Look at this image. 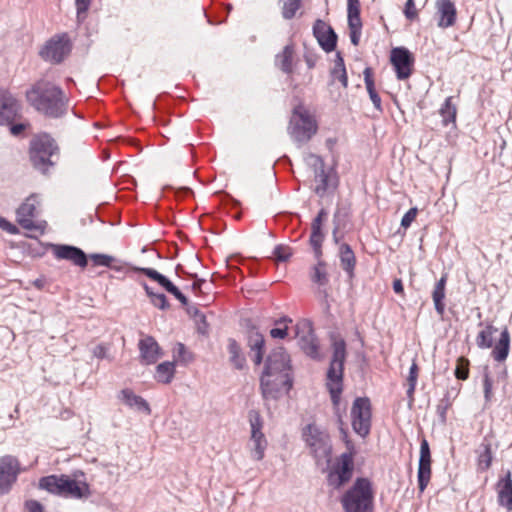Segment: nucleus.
Listing matches in <instances>:
<instances>
[{"label":"nucleus","mask_w":512,"mask_h":512,"mask_svg":"<svg viewBox=\"0 0 512 512\" xmlns=\"http://www.w3.org/2000/svg\"><path fill=\"white\" fill-rule=\"evenodd\" d=\"M0 228L12 235H15L19 232L18 228L14 224L3 217H0Z\"/></svg>","instance_id":"bf43d9fd"},{"label":"nucleus","mask_w":512,"mask_h":512,"mask_svg":"<svg viewBox=\"0 0 512 512\" xmlns=\"http://www.w3.org/2000/svg\"><path fill=\"white\" fill-rule=\"evenodd\" d=\"M287 130L292 140L300 147L316 134L317 123L305 107L299 105L293 110Z\"/></svg>","instance_id":"39448f33"},{"label":"nucleus","mask_w":512,"mask_h":512,"mask_svg":"<svg viewBox=\"0 0 512 512\" xmlns=\"http://www.w3.org/2000/svg\"><path fill=\"white\" fill-rule=\"evenodd\" d=\"M418 486L423 492L431 478V453L428 441L423 438L420 444V457L418 463Z\"/></svg>","instance_id":"dca6fc26"},{"label":"nucleus","mask_w":512,"mask_h":512,"mask_svg":"<svg viewBox=\"0 0 512 512\" xmlns=\"http://www.w3.org/2000/svg\"><path fill=\"white\" fill-rule=\"evenodd\" d=\"M21 467L18 459L12 455L0 457V496L8 494L16 483Z\"/></svg>","instance_id":"9d476101"},{"label":"nucleus","mask_w":512,"mask_h":512,"mask_svg":"<svg viewBox=\"0 0 512 512\" xmlns=\"http://www.w3.org/2000/svg\"><path fill=\"white\" fill-rule=\"evenodd\" d=\"M445 285L446 277L442 276L436 283L432 293L435 310L440 316H442L445 311V304L443 302L445 298Z\"/></svg>","instance_id":"c85d7f7f"},{"label":"nucleus","mask_w":512,"mask_h":512,"mask_svg":"<svg viewBox=\"0 0 512 512\" xmlns=\"http://www.w3.org/2000/svg\"><path fill=\"white\" fill-rule=\"evenodd\" d=\"M229 360L236 369H242L245 365V357L241 352L240 345L234 339L228 340Z\"/></svg>","instance_id":"2f4dec72"},{"label":"nucleus","mask_w":512,"mask_h":512,"mask_svg":"<svg viewBox=\"0 0 512 512\" xmlns=\"http://www.w3.org/2000/svg\"><path fill=\"white\" fill-rule=\"evenodd\" d=\"M26 97L30 105L46 117L60 118L67 113L68 100L63 90L49 81L36 82Z\"/></svg>","instance_id":"f257e3e1"},{"label":"nucleus","mask_w":512,"mask_h":512,"mask_svg":"<svg viewBox=\"0 0 512 512\" xmlns=\"http://www.w3.org/2000/svg\"><path fill=\"white\" fill-rule=\"evenodd\" d=\"M374 492L367 478H357L341 497L344 512H373Z\"/></svg>","instance_id":"7ed1b4c3"},{"label":"nucleus","mask_w":512,"mask_h":512,"mask_svg":"<svg viewBox=\"0 0 512 512\" xmlns=\"http://www.w3.org/2000/svg\"><path fill=\"white\" fill-rule=\"evenodd\" d=\"M483 387H484V396L486 400H489L491 398L492 393V379L490 377L488 368L484 369L483 374Z\"/></svg>","instance_id":"864d4df0"},{"label":"nucleus","mask_w":512,"mask_h":512,"mask_svg":"<svg viewBox=\"0 0 512 512\" xmlns=\"http://www.w3.org/2000/svg\"><path fill=\"white\" fill-rule=\"evenodd\" d=\"M167 292L172 293L174 290L176 291V286L166 277L165 280L160 285Z\"/></svg>","instance_id":"774afa93"},{"label":"nucleus","mask_w":512,"mask_h":512,"mask_svg":"<svg viewBox=\"0 0 512 512\" xmlns=\"http://www.w3.org/2000/svg\"><path fill=\"white\" fill-rule=\"evenodd\" d=\"M25 128H26V125L23 123L14 124L10 127V132L12 135L18 136Z\"/></svg>","instance_id":"338daca9"},{"label":"nucleus","mask_w":512,"mask_h":512,"mask_svg":"<svg viewBox=\"0 0 512 512\" xmlns=\"http://www.w3.org/2000/svg\"><path fill=\"white\" fill-rule=\"evenodd\" d=\"M270 335L273 338H280L283 339L287 335V326L279 327V328H273L270 330Z\"/></svg>","instance_id":"0e129e2a"},{"label":"nucleus","mask_w":512,"mask_h":512,"mask_svg":"<svg viewBox=\"0 0 512 512\" xmlns=\"http://www.w3.org/2000/svg\"><path fill=\"white\" fill-rule=\"evenodd\" d=\"M296 335L299 337V345L305 354L311 358L319 356V345L317 338L308 322L296 325Z\"/></svg>","instance_id":"4468645a"},{"label":"nucleus","mask_w":512,"mask_h":512,"mask_svg":"<svg viewBox=\"0 0 512 512\" xmlns=\"http://www.w3.org/2000/svg\"><path fill=\"white\" fill-rule=\"evenodd\" d=\"M390 60L395 68L396 75L399 80L407 79L411 75L414 59L407 48H393Z\"/></svg>","instance_id":"f8f14e48"},{"label":"nucleus","mask_w":512,"mask_h":512,"mask_svg":"<svg viewBox=\"0 0 512 512\" xmlns=\"http://www.w3.org/2000/svg\"><path fill=\"white\" fill-rule=\"evenodd\" d=\"M315 181L318 182L317 186L315 187L316 194L323 196L328 188V176L325 173V170H321L315 174Z\"/></svg>","instance_id":"37998d69"},{"label":"nucleus","mask_w":512,"mask_h":512,"mask_svg":"<svg viewBox=\"0 0 512 512\" xmlns=\"http://www.w3.org/2000/svg\"><path fill=\"white\" fill-rule=\"evenodd\" d=\"M109 347L105 344H98L94 347L92 353L93 356L99 359H104L108 357Z\"/></svg>","instance_id":"13d9d810"},{"label":"nucleus","mask_w":512,"mask_h":512,"mask_svg":"<svg viewBox=\"0 0 512 512\" xmlns=\"http://www.w3.org/2000/svg\"><path fill=\"white\" fill-rule=\"evenodd\" d=\"M273 255L277 261L285 262L291 257L292 251L289 246L277 245L274 248Z\"/></svg>","instance_id":"de8ad7c7"},{"label":"nucleus","mask_w":512,"mask_h":512,"mask_svg":"<svg viewBox=\"0 0 512 512\" xmlns=\"http://www.w3.org/2000/svg\"><path fill=\"white\" fill-rule=\"evenodd\" d=\"M175 375V364L174 362L166 361L160 363L156 367L155 379L164 384H168L172 381Z\"/></svg>","instance_id":"7c9ffc66"},{"label":"nucleus","mask_w":512,"mask_h":512,"mask_svg":"<svg viewBox=\"0 0 512 512\" xmlns=\"http://www.w3.org/2000/svg\"><path fill=\"white\" fill-rule=\"evenodd\" d=\"M173 357L174 359L187 363L191 360L190 354L187 353L184 344L177 343L173 349Z\"/></svg>","instance_id":"3c124183"},{"label":"nucleus","mask_w":512,"mask_h":512,"mask_svg":"<svg viewBox=\"0 0 512 512\" xmlns=\"http://www.w3.org/2000/svg\"><path fill=\"white\" fill-rule=\"evenodd\" d=\"M483 452L478 457V467L480 470H487L492 463V451L490 444H483Z\"/></svg>","instance_id":"79ce46f5"},{"label":"nucleus","mask_w":512,"mask_h":512,"mask_svg":"<svg viewBox=\"0 0 512 512\" xmlns=\"http://www.w3.org/2000/svg\"><path fill=\"white\" fill-rule=\"evenodd\" d=\"M19 112V104L8 91L0 89V125L10 124Z\"/></svg>","instance_id":"6ab92c4d"},{"label":"nucleus","mask_w":512,"mask_h":512,"mask_svg":"<svg viewBox=\"0 0 512 512\" xmlns=\"http://www.w3.org/2000/svg\"><path fill=\"white\" fill-rule=\"evenodd\" d=\"M311 280L320 285L324 286L328 283V276L325 269V263L324 262H318L317 265L314 266L313 272L311 275Z\"/></svg>","instance_id":"58836bf2"},{"label":"nucleus","mask_w":512,"mask_h":512,"mask_svg":"<svg viewBox=\"0 0 512 512\" xmlns=\"http://www.w3.org/2000/svg\"><path fill=\"white\" fill-rule=\"evenodd\" d=\"M456 107L452 104V97L446 98L444 104L440 109V114L443 117V123L447 125L454 122L456 119Z\"/></svg>","instance_id":"4c0bfd02"},{"label":"nucleus","mask_w":512,"mask_h":512,"mask_svg":"<svg viewBox=\"0 0 512 512\" xmlns=\"http://www.w3.org/2000/svg\"><path fill=\"white\" fill-rule=\"evenodd\" d=\"M469 361L466 358H459L455 369V376L460 380H465L469 375Z\"/></svg>","instance_id":"a18cd8bd"},{"label":"nucleus","mask_w":512,"mask_h":512,"mask_svg":"<svg viewBox=\"0 0 512 512\" xmlns=\"http://www.w3.org/2000/svg\"><path fill=\"white\" fill-rule=\"evenodd\" d=\"M339 258L343 270L348 274L349 278L354 276L356 258L350 245L342 243L339 247Z\"/></svg>","instance_id":"cd10ccee"},{"label":"nucleus","mask_w":512,"mask_h":512,"mask_svg":"<svg viewBox=\"0 0 512 512\" xmlns=\"http://www.w3.org/2000/svg\"><path fill=\"white\" fill-rule=\"evenodd\" d=\"M51 157L52 156L48 155L47 153H38L36 155V151L30 150V159L33 166L43 173L48 171V169L54 165Z\"/></svg>","instance_id":"72a5a7b5"},{"label":"nucleus","mask_w":512,"mask_h":512,"mask_svg":"<svg viewBox=\"0 0 512 512\" xmlns=\"http://www.w3.org/2000/svg\"><path fill=\"white\" fill-rule=\"evenodd\" d=\"M295 49L292 44L286 45L283 50L275 57V65L284 73L292 74L293 58Z\"/></svg>","instance_id":"bb28decb"},{"label":"nucleus","mask_w":512,"mask_h":512,"mask_svg":"<svg viewBox=\"0 0 512 512\" xmlns=\"http://www.w3.org/2000/svg\"><path fill=\"white\" fill-rule=\"evenodd\" d=\"M417 378H418V366L415 362H413L409 369L408 382L417 383Z\"/></svg>","instance_id":"69168bd1"},{"label":"nucleus","mask_w":512,"mask_h":512,"mask_svg":"<svg viewBox=\"0 0 512 512\" xmlns=\"http://www.w3.org/2000/svg\"><path fill=\"white\" fill-rule=\"evenodd\" d=\"M289 355L282 347H278L269 354L263 373L267 375L279 376L280 382H289Z\"/></svg>","instance_id":"9b49d317"},{"label":"nucleus","mask_w":512,"mask_h":512,"mask_svg":"<svg viewBox=\"0 0 512 512\" xmlns=\"http://www.w3.org/2000/svg\"><path fill=\"white\" fill-rule=\"evenodd\" d=\"M332 356L327 371L326 386L335 407L339 406L343 390V372L346 360V342L338 335L331 336Z\"/></svg>","instance_id":"f03ea898"},{"label":"nucleus","mask_w":512,"mask_h":512,"mask_svg":"<svg viewBox=\"0 0 512 512\" xmlns=\"http://www.w3.org/2000/svg\"><path fill=\"white\" fill-rule=\"evenodd\" d=\"M354 471V455L352 447H349V451L342 453L330 468L327 475V483L334 489H339L347 482H349L353 476Z\"/></svg>","instance_id":"0eeeda50"},{"label":"nucleus","mask_w":512,"mask_h":512,"mask_svg":"<svg viewBox=\"0 0 512 512\" xmlns=\"http://www.w3.org/2000/svg\"><path fill=\"white\" fill-rule=\"evenodd\" d=\"M187 311L191 316L194 317L197 331L203 335L207 334L209 325L206 321V316L202 314L195 306L189 307Z\"/></svg>","instance_id":"e433bc0d"},{"label":"nucleus","mask_w":512,"mask_h":512,"mask_svg":"<svg viewBox=\"0 0 512 512\" xmlns=\"http://www.w3.org/2000/svg\"><path fill=\"white\" fill-rule=\"evenodd\" d=\"M248 346L252 353L253 362L256 365L261 364L264 354L265 340L263 335L255 329H251L248 334Z\"/></svg>","instance_id":"5701e85b"},{"label":"nucleus","mask_w":512,"mask_h":512,"mask_svg":"<svg viewBox=\"0 0 512 512\" xmlns=\"http://www.w3.org/2000/svg\"><path fill=\"white\" fill-rule=\"evenodd\" d=\"M25 506L29 512H44L42 504L36 500L27 501Z\"/></svg>","instance_id":"e2e57ef3"},{"label":"nucleus","mask_w":512,"mask_h":512,"mask_svg":"<svg viewBox=\"0 0 512 512\" xmlns=\"http://www.w3.org/2000/svg\"><path fill=\"white\" fill-rule=\"evenodd\" d=\"M52 253L56 259L67 260L79 267L87 266V256L83 250L76 246L66 244L51 245Z\"/></svg>","instance_id":"2eb2a0df"},{"label":"nucleus","mask_w":512,"mask_h":512,"mask_svg":"<svg viewBox=\"0 0 512 512\" xmlns=\"http://www.w3.org/2000/svg\"><path fill=\"white\" fill-rule=\"evenodd\" d=\"M327 216L324 209L320 210L316 218L312 222L311 230H321L322 222Z\"/></svg>","instance_id":"680f3d73"},{"label":"nucleus","mask_w":512,"mask_h":512,"mask_svg":"<svg viewBox=\"0 0 512 512\" xmlns=\"http://www.w3.org/2000/svg\"><path fill=\"white\" fill-rule=\"evenodd\" d=\"M323 234L321 230H312L310 236V244L312 245L317 256L321 254V246L323 242Z\"/></svg>","instance_id":"09e8293b"},{"label":"nucleus","mask_w":512,"mask_h":512,"mask_svg":"<svg viewBox=\"0 0 512 512\" xmlns=\"http://www.w3.org/2000/svg\"><path fill=\"white\" fill-rule=\"evenodd\" d=\"M248 419L251 428V436L249 441L250 456L253 460L261 461L265 456L267 448V439L262 432L263 420L257 410L248 412Z\"/></svg>","instance_id":"6e6552de"},{"label":"nucleus","mask_w":512,"mask_h":512,"mask_svg":"<svg viewBox=\"0 0 512 512\" xmlns=\"http://www.w3.org/2000/svg\"><path fill=\"white\" fill-rule=\"evenodd\" d=\"M494 328L487 326L484 330L480 331L476 338V343L479 348H490L492 346V335Z\"/></svg>","instance_id":"ea45409f"},{"label":"nucleus","mask_w":512,"mask_h":512,"mask_svg":"<svg viewBox=\"0 0 512 512\" xmlns=\"http://www.w3.org/2000/svg\"><path fill=\"white\" fill-rule=\"evenodd\" d=\"M348 26L350 30V40L354 46L360 41L362 22L360 16H348Z\"/></svg>","instance_id":"c9c22d12"},{"label":"nucleus","mask_w":512,"mask_h":512,"mask_svg":"<svg viewBox=\"0 0 512 512\" xmlns=\"http://www.w3.org/2000/svg\"><path fill=\"white\" fill-rule=\"evenodd\" d=\"M75 2L77 7V18L81 21L82 17H84L83 15H85L90 6L91 0H75Z\"/></svg>","instance_id":"6e6d98bb"},{"label":"nucleus","mask_w":512,"mask_h":512,"mask_svg":"<svg viewBox=\"0 0 512 512\" xmlns=\"http://www.w3.org/2000/svg\"><path fill=\"white\" fill-rule=\"evenodd\" d=\"M405 16L412 20L417 16V11L415 9L414 0H407L404 10Z\"/></svg>","instance_id":"052dcab7"},{"label":"nucleus","mask_w":512,"mask_h":512,"mask_svg":"<svg viewBox=\"0 0 512 512\" xmlns=\"http://www.w3.org/2000/svg\"><path fill=\"white\" fill-rule=\"evenodd\" d=\"M364 81L366 85L367 92L369 97L377 110H381V98L375 90L374 81L372 78V70L371 68H365L364 72Z\"/></svg>","instance_id":"473e14b6"},{"label":"nucleus","mask_w":512,"mask_h":512,"mask_svg":"<svg viewBox=\"0 0 512 512\" xmlns=\"http://www.w3.org/2000/svg\"><path fill=\"white\" fill-rule=\"evenodd\" d=\"M286 384L288 385V389L292 385L290 380L289 382H280L279 376L267 375L263 373L260 382L263 397L265 399H276L279 395L281 387Z\"/></svg>","instance_id":"412c9836"},{"label":"nucleus","mask_w":512,"mask_h":512,"mask_svg":"<svg viewBox=\"0 0 512 512\" xmlns=\"http://www.w3.org/2000/svg\"><path fill=\"white\" fill-rule=\"evenodd\" d=\"M69 53L70 45L65 37L51 39L40 52L43 59L52 63H60Z\"/></svg>","instance_id":"ddd939ff"},{"label":"nucleus","mask_w":512,"mask_h":512,"mask_svg":"<svg viewBox=\"0 0 512 512\" xmlns=\"http://www.w3.org/2000/svg\"><path fill=\"white\" fill-rule=\"evenodd\" d=\"M436 15L438 17V26L440 28H448L455 24L456 7L450 0H437L435 3Z\"/></svg>","instance_id":"aec40b11"},{"label":"nucleus","mask_w":512,"mask_h":512,"mask_svg":"<svg viewBox=\"0 0 512 512\" xmlns=\"http://www.w3.org/2000/svg\"><path fill=\"white\" fill-rule=\"evenodd\" d=\"M37 204L38 201L36 196L30 195L17 209V222L22 228L26 230H34L39 228V226L36 225L33 221V218L36 216Z\"/></svg>","instance_id":"f3484780"},{"label":"nucleus","mask_w":512,"mask_h":512,"mask_svg":"<svg viewBox=\"0 0 512 512\" xmlns=\"http://www.w3.org/2000/svg\"><path fill=\"white\" fill-rule=\"evenodd\" d=\"M498 502L500 505L512 510V477L507 471L505 476L498 481Z\"/></svg>","instance_id":"393cba45"},{"label":"nucleus","mask_w":512,"mask_h":512,"mask_svg":"<svg viewBox=\"0 0 512 512\" xmlns=\"http://www.w3.org/2000/svg\"><path fill=\"white\" fill-rule=\"evenodd\" d=\"M304 160L307 165L314 169V174L324 170L323 160L318 155L309 153L305 156Z\"/></svg>","instance_id":"49530a36"},{"label":"nucleus","mask_w":512,"mask_h":512,"mask_svg":"<svg viewBox=\"0 0 512 512\" xmlns=\"http://www.w3.org/2000/svg\"><path fill=\"white\" fill-rule=\"evenodd\" d=\"M313 34L325 52H332L337 43L334 30L322 20H316L313 25Z\"/></svg>","instance_id":"a211bd4d"},{"label":"nucleus","mask_w":512,"mask_h":512,"mask_svg":"<svg viewBox=\"0 0 512 512\" xmlns=\"http://www.w3.org/2000/svg\"><path fill=\"white\" fill-rule=\"evenodd\" d=\"M139 350L141 360L148 365L155 363L161 356L158 343L150 336L139 341Z\"/></svg>","instance_id":"4be33fe9"},{"label":"nucleus","mask_w":512,"mask_h":512,"mask_svg":"<svg viewBox=\"0 0 512 512\" xmlns=\"http://www.w3.org/2000/svg\"><path fill=\"white\" fill-rule=\"evenodd\" d=\"M39 487L50 493L71 498H82L89 494V487L85 482L71 479L66 475L42 477Z\"/></svg>","instance_id":"20e7f679"},{"label":"nucleus","mask_w":512,"mask_h":512,"mask_svg":"<svg viewBox=\"0 0 512 512\" xmlns=\"http://www.w3.org/2000/svg\"><path fill=\"white\" fill-rule=\"evenodd\" d=\"M281 6V14L285 20H291L296 16L297 11L301 8V0H279Z\"/></svg>","instance_id":"f704fd0d"},{"label":"nucleus","mask_w":512,"mask_h":512,"mask_svg":"<svg viewBox=\"0 0 512 512\" xmlns=\"http://www.w3.org/2000/svg\"><path fill=\"white\" fill-rule=\"evenodd\" d=\"M31 150L38 153H47L50 156L58 154L59 148L55 140L48 134H41L35 137L31 142Z\"/></svg>","instance_id":"a878e982"},{"label":"nucleus","mask_w":512,"mask_h":512,"mask_svg":"<svg viewBox=\"0 0 512 512\" xmlns=\"http://www.w3.org/2000/svg\"><path fill=\"white\" fill-rule=\"evenodd\" d=\"M417 213V208H410L402 217L401 226L404 228H408L411 225V223L415 220Z\"/></svg>","instance_id":"5fc2aeb1"},{"label":"nucleus","mask_w":512,"mask_h":512,"mask_svg":"<svg viewBox=\"0 0 512 512\" xmlns=\"http://www.w3.org/2000/svg\"><path fill=\"white\" fill-rule=\"evenodd\" d=\"M149 298L151 300V303L161 310H167L170 307V304L168 303L166 296L162 293L154 292Z\"/></svg>","instance_id":"603ef678"},{"label":"nucleus","mask_w":512,"mask_h":512,"mask_svg":"<svg viewBox=\"0 0 512 512\" xmlns=\"http://www.w3.org/2000/svg\"><path fill=\"white\" fill-rule=\"evenodd\" d=\"M303 437L318 464L322 461H330L332 446L327 433L316 425L309 424L303 431Z\"/></svg>","instance_id":"423d86ee"},{"label":"nucleus","mask_w":512,"mask_h":512,"mask_svg":"<svg viewBox=\"0 0 512 512\" xmlns=\"http://www.w3.org/2000/svg\"><path fill=\"white\" fill-rule=\"evenodd\" d=\"M90 259L96 266L111 267V263H115L116 259L107 254L94 253L90 255Z\"/></svg>","instance_id":"c03bdc74"},{"label":"nucleus","mask_w":512,"mask_h":512,"mask_svg":"<svg viewBox=\"0 0 512 512\" xmlns=\"http://www.w3.org/2000/svg\"><path fill=\"white\" fill-rule=\"evenodd\" d=\"M337 73H341V84L343 85L344 88H346L348 86V78L344 60L339 52L336 55L334 69L332 70V76H336Z\"/></svg>","instance_id":"a19ab883"},{"label":"nucleus","mask_w":512,"mask_h":512,"mask_svg":"<svg viewBox=\"0 0 512 512\" xmlns=\"http://www.w3.org/2000/svg\"><path fill=\"white\" fill-rule=\"evenodd\" d=\"M510 336L507 330L501 333L499 342L492 351L494 359L498 362L506 360L509 353Z\"/></svg>","instance_id":"c756f323"},{"label":"nucleus","mask_w":512,"mask_h":512,"mask_svg":"<svg viewBox=\"0 0 512 512\" xmlns=\"http://www.w3.org/2000/svg\"><path fill=\"white\" fill-rule=\"evenodd\" d=\"M118 398L128 407L137 411H142L146 414H150L151 410L148 402L142 397L136 395L130 389H123L120 391Z\"/></svg>","instance_id":"b1692460"},{"label":"nucleus","mask_w":512,"mask_h":512,"mask_svg":"<svg viewBox=\"0 0 512 512\" xmlns=\"http://www.w3.org/2000/svg\"><path fill=\"white\" fill-rule=\"evenodd\" d=\"M352 427L355 433L366 437L371 428V404L366 397H358L351 408Z\"/></svg>","instance_id":"1a4fd4ad"},{"label":"nucleus","mask_w":512,"mask_h":512,"mask_svg":"<svg viewBox=\"0 0 512 512\" xmlns=\"http://www.w3.org/2000/svg\"><path fill=\"white\" fill-rule=\"evenodd\" d=\"M135 270L145 274L147 277H149L153 281L157 282L159 285H161V283L166 278V276L162 275L161 273H159L158 271H156L153 268L137 267V268H135Z\"/></svg>","instance_id":"8fccbe9b"},{"label":"nucleus","mask_w":512,"mask_h":512,"mask_svg":"<svg viewBox=\"0 0 512 512\" xmlns=\"http://www.w3.org/2000/svg\"><path fill=\"white\" fill-rule=\"evenodd\" d=\"M348 16H360L359 0H347Z\"/></svg>","instance_id":"4d7b16f0"}]
</instances>
